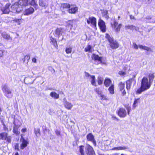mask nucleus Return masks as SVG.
<instances>
[{
	"instance_id": "obj_44",
	"label": "nucleus",
	"mask_w": 155,
	"mask_h": 155,
	"mask_svg": "<svg viewBox=\"0 0 155 155\" xmlns=\"http://www.w3.org/2000/svg\"><path fill=\"white\" fill-rule=\"evenodd\" d=\"M94 90L98 94H101V91L99 88H96L94 89Z\"/></svg>"
},
{
	"instance_id": "obj_57",
	"label": "nucleus",
	"mask_w": 155,
	"mask_h": 155,
	"mask_svg": "<svg viewBox=\"0 0 155 155\" xmlns=\"http://www.w3.org/2000/svg\"><path fill=\"white\" fill-rule=\"evenodd\" d=\"M112 118H113L114 119H115L116 120H119V119L118 118L116 117L115 116L113 115L112 116Z\"/></svg>"
},
{
	"instance_id": "obj_11",
	"label": "nucleus",
	"mask_w": 155,
	"mask_h": 155,
	"mask_svg": "<svg viewBox=\"0 0 155 155\" xmlns=\"http://www.w3.org/2000/svg\"><path fill=\"white\" fill-rule=\"evenodd\" d=\"M11 5L10 3H7L4 7L1 8L0 10L2 12V14H8L10 13V7Z\"/></svg>"
},
{
	"instance_id": "obj_48",
	"label": "nucleus",
	"mask_w": 155,
	"mask_h": 155,
	"mask_svg": "<svg viewBox=\"0 0 155 155\" xmlns=\"http://www.w3.org/2000/svg\"><path fill=\"white\" fill-rule=\"evenodd\" d=\"M21 19H15L13 21L16 22L18 23V24H20Z\"/></svg>"
},
{
	"instance_id": "obj_18",
	"label": "nucleus",
	"mask_w": 155,
	"mask_h": 155,
	"mask_svg": "<svg viewBox=\"0 0 155 155\" xmlns=\"http://www.w3.org/2000/svg\"><path fill=\"white\" fill-rule=\"evenodd\" d=\"M21 139L22 140V143L20 145L21 148L23 149L27 146L28 142L27 140H25L23 137H22Z\"/></svg>"
},
{
	"instance_id": "obj_56",
	"label": "nucleus",
	"mask_w": 155,
	"mask_h": 155,
	"mask_svg": "<svg viewBox=\"0 0 155 155\" xmlns=\"http://www.w3.org/2000/svg\"><path fill=\"white\" fill-rule=\"evenodd\" d=\"M15 149L18 150H19V147L18 144L15 146Z\"/></svg>"
},
{
	"instance_id": "obj_51",
	"label": "nucleus",
	"mask_w": 155,
	"mask_h": 155,
	"mask_svg": "<svg viewBox=\"0 0 155 155\" xmlns=\"http://www.w3.org/2000/svg\"><path fill=\"white\" fill-rule=\"evenodd\" d=\"M133 44L134 48L136 49H138V48L137 45L135 43H133Z\"/></svg>"
},
{
	"instance_id": "obj_10",
	"label": "nucleus",
	"mask_w": 155,
	"mask_h": 155,
	"mask_svg": "<svg viewBox=\"0 0 155 155\" xmlns=\"http://www.w3.org/2000/svg\"><path fill=\"white\" fill-rule=\"evenodd\" d=\"M98 25L101 31L102 32L104 33L106 31V28L105 23L101 18H100L98 20Z\"/></svg>"
},
{
	"instance_id": "obj_34",
	"label": "nucleus",
	"mask_w": 155,
	"mask_h": 155,
	"mask_svg": "<svg viewBox=\"0 0 155 155\" xmlns=\"http://www.w3.org/2000/svg\"><path fill=\"white\" fill-rule=\"evenodd\" d=\"M2 37L5 39L7 40H11L12 38L10 35L7 34L3 33L2 34Z\"/></svg>"
},
{
	"instance_id": "obj_63",
	"label": "nucleus",
	"mask_w": 155,
	"mask_h": 155,
	"mask_svg": "<svg viewBox=\"0 0 155 155\" xmlns=\"http://www.w3.org/2000/svg\"><path fill=\"white\" fill-rule=\"evenodd\" d=\"M120 17L119 16H118V20L120 19Z\"/></svg>"
},
{
	"instance_id": "obj_16",
	"label": "nucleus",
	"mask_w": 155,
	"mask_h": 155,
	"mask_svg": "<svg viewBox=\"0 0 155 155\" xmlns=\"http://www.w3.org/2000/svg\"><path fill=\"white\" fill-rule=\"evenodd\" d=\"M39 5L44 9L48 7V2L46 0H39Z\"/></svg>"
},
{
	"instance_id": "obj_25",
	"label": "nucleus",
	"mask_w": 155,
	"mask_h": 155,
	"mask_svg": "<svg viewBox=\"0 0 155 155\" xmlns=\"http://www.w3.org/2000/svg\"><path fill=\"white\" fill-rule=\"evenodd\" d=\"M148 80L152 83L155 78L154 73L153 72L149 73L148 74Z\"/></svg>"
},
{
	"instance_id": "obj_28",
	"label": "nucleus",
	"mask_w": 155,
	"mask_h": 155,
	"mask_svg": "<svg viewBox=\"0 0 155 155\" xmlns=\"http://www.w3.org/2000/svg\"><path fill=\"white\" fill-rule=\"evenodd\" d=\"M108 91L109 93L111 94H114V85L113 84L109 86L108 88Z\"/></svg>"
},
{
	"instance_id": "obj_37",
	"label": "nucleus",
	"mask_w": 155,
	"mask_h": 155,
	"mask_svg": "<svg viewBox=\"0 0 155 155\" xmlns=\"http://www.w3.org/2000/svg\"><path fill=\"white\" fill-rule=\"evenodd\" d=\"M103 15L105 18L107 19L109 18V17L108 15V11L107 10H105L103 12Z\"/></svg>"
},
{
	"instance_id": "obj_31",
	"label": "nucleus",
	"mask_w": 155,
	"mask_h": 155,
	"mask_svg": "<svg viewBox=\"0 0 155 155\" xmlns=\"http://www.w3.org/2000/svg\"><path fill=\"white\" fill-rule=\"evenodd\" d=\"M92 80L91 81V84L94 86L96 87L97 85L96 84L95 76L94 75L91 76Z\"/></svg>"
},
{
	"instance_id": "obj_3",
	"label": "nucleus",
	"mask_w": 155,
	"mask_h": 155,
	"mask_svg": "<svg viewBox=\"0 0 155 155\" xmlns=\"http://www.w3.org/2000/svg\"><path fill=\"white\" fill-rule=\"evenodd\" d=\"M126 109L127 110V113L125 109L123 107H120L117 110L116 113L120 117L124 118L127 116V114L129 115H130L131 110V108L130 106L127 107Z\"/></svg>"
},
{
	"instance_id": "obj_52",
	"label": "nucleus",
	"mask_w": 155,
	"mask_h": 155,
	"mask_svg": "<svg viewBox=\"0 0 155 155\" xmlns=\"http://www.w3.org/2000/svg\"><path fill=\"white\" fill-rule=\"evenodd\" d=\"M27 131V128H22L21 130V132L23 133H24Z\"/></svg>"
},
{
	"instance_id": "obj_38",
	"label": "nucleus",
	"mask_w": 155,
	"mask_h": 155,
	"mask_svg": "<svg viewBox=\"0 0 155 155\" xmlns=\"http://www.w3.org/2000/svg\"><path fill=\"white\" fill-rule=\"evenodd\" d=\"M97 81L98 84L101 85L103 83V79L101 77H98L97 79Z\"/></svg>"
},
{
	"instance_id": "obj_21",
	"label": "nucleus",
	"mask_w": 155,
	"mask_h": 155,
	"mask_svg": "<svg viewBox=\"0 0 155 155\" xmlns=\"http://www.w3.org/2000/svg\"><path fill=\"white\" fill-rule=\"evenodd\" d=\"M63 29L61 28H58L56 29L55 30V34L58 35L59 37L61 35H62V33L63 32Z\"/></svg>"
},
{
	"instance_id": "obj_47",
	"label": "nucleus",
	"mask_w": 155,
	"mask_h": 155,
	"mask_svg": "<svg viewBox=\"0 0 155 155\" xmlns=\"http://www.w3.org/2000/svg\"><path fill=\"white\" fill-rule=\"evenodd\" d=\"M30 58V56L29 55H26L25 56L24 58V61L27 60L28 61Z\"/></svg>"
},
{
	"instance_id": "obj_19",
	"label": "nucleus",
	"mask_w": 155,
	"mask_h": 155,
	"mask_svg": "<svg viewBox=\"0 0 155 155\" xmlns=\"http://www.w3.org/2000/svg\"><path fill=\"white\" fill-rule=\"evenodd\" d=\"M104 84L105 87H109L112 84V81L110 79L108 78H106L104 79Z\"/></svg>"
},
{
	"instance_id": "obj_46",
	"label": "nucleus",
	"mask_w": 155,
	"mask_h": 155,
	"mask_svg": "<svg viewBox=\"0 0 155 155\" xmlns=\"http://www.w3.org/2000/svg\"><path fill=\"white\" fill-rule=\"evenodd\" d=\"M29 4L30 5L34 6L37 5L35 0H31Z\"/></svg>"
},
{
	"instance_id": "obj_49",
	"label": "nucleus",
	"mask_w": 155,
	"mask_h": 155,
	"mask_svg": "<svg viewBox=\"0 0 155 155\" xmlns=\"http://www.w3.org/2000/svg\"><path fill=\"white\" fill-rule=\"evenodd\" d=\"M144 50L147 51H152V49L150 48V47H147L146 46H145V48H144Z\"/></svg>"
},
{
	"instance_id": "obj_8",
	"label": "nucleus",
	"mask_w": 155,
	"mask_h": 155,
	"mask_svg": "<svg viewBox=\"0 0 155 155\" xmlns=\"http://www.w3.org/2000/svg\"><path fill=\"white\" fill-rule=\"evenodd\" d=\"M77 24L76 21L74 20H71L68 21L66 22V26L71 30L73 29H76Z\"/></svg>"
},
{
	"instance_id": "obj_9",
	"label": "nucleus",
	"mask_w": 155,
	"mask_h": 155,
	"mask_svg": "<svg viewBox=\"0 0 155 155\" xmlns=\"http://www.w3.org/2000/svg\"><path fill=\"white\" fill-rule=\"evenodd\" d=\"M0 140H5L9 143L11 141V137L8 135V134L7 132H3L0 133Z\"/></svg>"
},
{
	"instance_id": "obj_36",
	"label": "nucleus",
	"mask_w": 155,
	"mask_h": 155,
	"mask_svg": "<svg viewBox=\"0 0 155 155\" xmlns=\"http://www.w3.org/2000/svg\"><path fill=\"white\" fill-rule=\"evenodd\" d=\"M92 48V46L90 45H88L87 47L85 48L84 51L85 52H91V49Z\"/></svg>"
},
{
	"instance_id": "obj_24",
	"label": "nucleus",
	"mask_w": 155,
	"mask_h": 155,
	"mask_svg": "<svg viewBox=\"0 0 155 155\" xmlns=\"http://www.w3.org/2000/svg\"><path fill=\"white\" fill-rule=\"evenodd\" d=\"M14 124V126L13 127V132L16 135H18L20 133V132L18 130L19 127L15 124Z\"/></svg>"
},
{
	"instance_id": "obj_53",
	"label": "nucleus",
	"mask_w": 155,
	"mask_h": 155,
	"mask_svg": "<svg viewBox=\"0 0 155 155\" xmlns=\"http://www.w3.org/2000/svg\"><path fill=\"white\" fill-rule=\"evenodd\" d=\"M56 134L57 135H60V132L59 130H56L55 131Z\"/></svg>"
},
{
	"instance_id": "obj_55",
	"label": "nucleus",
	"mask_w": 155,
	"mask_h": 155,
	"mask_svg": "<svg viewBox=\"0 0 155 155\" xmlns=\"http://www.w3.org/2000/svg\"><path fill=\"white\" fill-rule=\"evenodd\" d=\"M130 18L131 19H135L134 16L132 15H130Z\"/></svg>"
},
{
	"instance_id": "obj_7",
	"label": "nucleus",
	"mask_w": 155,
	"mask_h": 155,
	"mask_svg": "<svg viewBox=\"0 0 155 155\" xmlns=\"http://www.w3.org/2000/svg\"><path fill=\"white\" fill-rule=\"evenodd\" d=\"M111 26L115 31L118 32L120 30L122 24H118L117 21L114 20L113 23H111Z\"/></svg>"
},
{
	"instance_id": "obj_61",
	"label": "nucleus",
	"mask_w": 155,
	"mask_h": 155,
	"mask_svg": "<svg viewBox=\"0 0 155 155\" xmlns=\"http://www.w3.org/2000/svg\"><path fill=\"white\" fill-rule=\"evenodd\" d=\"M64 39V37L63 36L62 37V39L61 40H59V41H62V40H63Z\"/></svg>"
},
{
	"instance_id": "obj_26",
	"label": "nucleus",
	"mask_w": 155,
	"mask_h": 155,
	"mask_svg": "<svg viewBox=\"0 0 155 155\" xmlns=\"http://www.w3.org/2000/svg\"><path fill=\"white\" fill-rule=\"evenodd\" d=\"M34 11V8L32 7H30L29 8L26 9L25 11V15H28L32 14Z\"/></svg>"
},
{
	"instance_id": "obj_35",
	"label": "nucleus",
	"mask_w": 155,
	"mask_h": 155,
	"mask_svg": "<svg viewBox=\"0 0 155 155\" xmlns=\"http://www.w3.org/2000/svg\"><path fill=\"white\" fill-rule=\"evenodd\" d=\"M125 83L122 82H120L118 84V87L119 90L125 88Z\"/></svg>"
},
{
	"instance_id": "obj_64",
	"label": "nucleus",
	"mask_w": 155,
	"mask_h": 155,
	"mask_svg": "<svg viewBox=\"0 0 155 155\" xmlns=\"http://www.w3.org/2000/svg\"><path fill=\"white\" fill-rule=\"evenodd\" d=\"M61 155H64L63 154H61Z\"/></svg>"
},
{
	"instance_id": "obj_43",
	"label": "nucleus",
	"mask_w": 155,
	"mask_h": 155,
	"mask_svg": "<svg viewBox=\"0 0 155 155\" xmlns=\"http://www.w3.org/2000/svg\"><path fill=\"white\" fill-rule=\"evenodd\" d=\"M118 74L120 76H124L126 74L125 72L120 71L119 72Z\"/></svg>"
},
{
	"instance_id": "obj_60",
	"label": "nucleus",
	"mask_w": 155,
	"mask_h": 155,
	"mask_svg": "<svg viewBox=\"0 0 155 155\" xmlns=\"http://www.w3.org/2000/svg\"><path fill=\"white\" fill-rule=\"evenodd\" d=\"M2 111V109L1 107H0V113H1Z\"/></svg>"
},
{
	"instance_id": "obj_14",
	"label": "nucleus",
	"mask_w": 155,
	"mask_h": 155,
	"mask_svg": "<svg viewBox=\"0 0 155 155\" xmlns=\"http://www.w3.org/2000/svg\"><path fill=\"white\" fill-rule=\"evenodd\" d=\"M86 138L88 141L92 142L94 146H96V141L95 140L94 136L92 133L88 134L86 136Z\"/></svg>"
},
{
	"instance_id": "obj_4",
	"label": "nucleus",
	"mask_w": 155,
	"mask_h": 155,
	"mask_svg": "<svg viewBox=\"0 0 155 155\" xmlns=\"http://www.w3.org/2000/svg\"><path fill=\"white\" fill-rule=\"evenodd\" d=\"M2 90L5 96L8 98L10 99L12 97L13 95L12 91L9 88L7 84H5L2 85Z\"/></svg>"
},
{
	"instance_id": "obj_41",
	"label": "nucleus",
	"mask_w": 155,
	"mask_h": 155,
	"mask_svg": "<svg viewBox=\"0 0 155 155\" xmlns=\"http://www.w3.org/2000/svg\"><path fill=\"white\" fill-rule=\"evenodd\" d=\"M5 51L1 48H0V58L2 57L4 55Z\"/></svg>"
},
{
	"instance_id": "obj_12",
	"label": "nucleus",
	"mask_w": 155,
	"mask_h": 155,
	"mask_svg": "<svg viewBox=\"0 0 155 155\" xmlns=\"http://www.w3.org/2000/svg\"><path fill=\"white\" fill-rule=\"evenodd\" d=\"M85 150L87 155H96L93 148L89 144L87 145L85 148Z\"/></svg>"
},
{
	"instance_id": "obj_40",
	"label": "nucleus",
	"mask_w": 155,
	"mask_h": 155,
	"mask_svg": "<svg viewBox=\"0 0 155 155\" xmlns=\"http://www.w3.org/2000/svg\"><path fill=\"white\" fill-rule=\"evenodd\" d=\"M114 148L117 150H125L127 149V148L126 147L124 146V147H115Z\"/></svg>"
},
{
	"instance_id": "obj_33",
	"label": "nucleus",
	"mask_w": 155,
	"mask_h": 155,
	"mask_svg": "<svg viewBox=\"0 0 155 155\" xmlns=\"http://www.w3.org/2000/svg\"><path fill=\"white\" fill-rule=\"evenodd\" d=\"M79 152L80 153V155H85V152L84 150V146L81 145L79 146Z\"/></svg>"
},
{
	"instance_id": "obj_23",
	"label": "nucleus",
	"mask_w": 155,
	"mask_h": 155,
	"mask_svg": "<svg viewBox=\"0 0 155 155\" xmlns=\"http://www.w3.org/2000/svg\"><path fill=\"white\" fill-rule=\"evenodd\" d=\"M125 29L127 30L130 29L132 31L134 30L137 31L138 30V28H137L136 26L133 25H126L125 26Z\"/></svg>"
},
{
	"instance_id": "obj_1",
	"label": "nucleus",
	"mask_w": 155,
	"mask_h": 155,
	"mask_svg": "<svg viewBox=\"0 0 155 155\" xmlns=\"http://www.w3.org/2000/svg\"><path fill=\"white\" fill-rule=\"evenodd\" d=\"M151 84L147 77H143L141 80L140 87L136 91V93L137 94H140L143 92L148 90L150 87Z\"/></svg>"
},
{
	"instance_id": "obj_32",
	"label": "nucleus",
	"mask_w": 155,
	"mask_h": 155,
	"mask_svg": "<svg viewBox=\"0 0 155 155\" xmlns=\"http://www.w3.org/2000/svg\"><path fill=\"white\" fill-rule=\"evenodd\" d=\"M34 133L37 137H39L41 135V131L40 129L39 128L35 129L34 130Z\"/></svg>"
},
{
	"instance_id": "obj_29",
	"label": "nucleus",
	"mask_w": 155,
	"mask_h": 155,
	"mask_svg": "<svg viewBox=\"0 0 155 155\" xmlns=\"http://www.w3.org/2000/svg\"><path fill=\"white\" fill-rule=\"evenodd\" d=\"M50 96L55 99H57L59 98V96L58 94H57L55 92H52L50 93Z\"/></svg>"
},
{
	"instance_id": "obj_59",
	"label": "nucleus",
	"mask_w": 155,
	"mask_h": 155,
	"mask_svg": "<svg viewBox=\"0 0 155 155\" xmlns=\"http://www.w3.org/2000/svg\"><path fill=\"white\" fill-rule=\"evenodd\" d=\"M86 74L88 77L90 76L91 77V76H92L91 75H90L88 73H87Z\"/></svg>"
},
{
	"instance_id": "obj_39",
	"label": "nucleus",
	"mask_w": 155,
	"mask_h": 155,
	"mask_svg": "<svg viewBox=\"0 0 155 155\" xmlns=\"http://www.w3.org/2000/svg\"><path fill=\"white\" fill-rule=\"evenodd\" d=\"M72 48L71 47L69 48H67L65 50V52L67 54H69L72 51Z\"/></svg>"
},
{
	"instance_id": "obj_58",
	"label": "nucleus",
	"mask_w": 155,
	"mask_h": 155,
	"mask_svg": "<svg viewBox=\"0 0 155 155\" xmlns=\"http://www.w3.org/2000/svg\"><path fill=\"white\" fill-rule=\"evenodd\" d=\"M4 128L5 130H8V128L6 127L5 125L4 124Z\"/></svg>"
},
{
	"instance_id": "obj_5",
	"label": "nucleus",
	"mask_w": 155,
	"mask_h": 155,
	"mask_svg": "<svg viewBox=\"0 0 155 155\" xmlns=\"http://www.w3.org/2000/svg\"><path fill=\"white\" fill-rule=\"evenodd\" d=\"M17 1L12 5L13 8H15L16 11H17L18 7H19V6L24 7L28 5V0H17Z\"/></svg>"
},
{
	"instance_id": "obj_6",
	"label": "nucleus",
	"mask_w": 155,
	"mask_h": 155,
	"mask_svg": "<svg viewBox=\"0 0 155 155\" xmlns=\"http://www.w3.org/2000/svg\"><path fill=\"white\" fill-rule=\"evenodd\" d=\"M86 20L87 24L90 25L94 28L96 27L97 19L94 16L89 17L88 18H86Z\"/></svg>"
},
{
	"instance_id": "obj_13",
	"label": "nucleus",
	"mask_w": 155,
	"mask_h": 155,
	"mask_svg": "<svg viewBox=\"0 0 155 155\" xmlns=\"http://www.w3.org/2000/svg\"><path fill=\"white\" fill-rule=\"evenodd\" d=\"M134 81L135 83H136V81L133 78H130L126 81V88L128 92L130 91L132 82Z\"/></svg>"
},
{
	"instance_id": "obj_54",
	"label": "nucleus",
	"mask_w": 155,
	"mask_h": 155,
	"mask_svg": "<svg viewBox=\"0 0 155 155\" xmlns=\"http://www.w3.org/2000/svg\"><path fill=\"white\" fill-rule=\"evenodd\" d=\"M32 61L34 63H36L37 62L36 59L35 58H33L32 59Z\"/></svg>"
},
{
	"instance_id": "obj_15",
	"label": "nucleus",
	"mask_w": 155,
	"mask_h": 155,
	"mask_svg": "<svg viewBox=\"0 0 155 155\" xmlns=\"http://www.w3.org/2000/svg\"><path fill=\"white\" fill-rule=\"evenodd\" d=\"M92 59L94 61H98L100 63H102V57H100L98 54H93L91 56Z\"/></svg>"
},
{
	"instance_id": "obj_27",
	"label": "nucleus",
	"mask_w": 155,
	"mask_h": 155,
	"mask_svg": "<svg viewBox=\"0 0 155 155\" xmlns=\"http://www.w3.org/2000/svg\"><path fill=\"white\" fill-rule=\"evenodd\" d=\"M70 7V5L67 3H63L61 4L60 9L63 10L64 9H68Z\"/></svg>"
},
{
	"instance_id": "obj_45",
	"label": "nucleus",
	"mask_w": 155,
	"mask_h": 155,
	"mask_svg": "<svg viewBox=\"0 0 155 155\" xmlns=\"http://www.w3.org/2000/svg\"><path fill=\"white\" fill-rule=\"evenodd\" d=\"M119 91L121 92V95L122 96H124L126 95V93L125 90V88L120 90H119Z\"/></svg>"
},
{
	"instance_id": "obj_42",
	"label": "nucleus",
	"mask_w": 155,
	"mask_h": 155,
	"mask_svg": "<svg viewBox=\"0 0 155 155\" xmlns=\"http://www.w3.org/2000/svg\"><path fill=\"white\" fill-rule=\"evenodd\" d=\"M100 97L101 100H108L107 97L104 94H101Z\"/></svg>"
},
{
	"instance_id": "obj_20",
	"label": "nucleus",
	"mask_w": 155,
	"mask_h": 155,
	"mask_svg": "<svg viewBox=\"0 0 155 155\" xmlns=\"http://www.w3.org/2000/svg\"><path fill=\"white\" fill-rule=\"evenodd\" d=\"M50 43H52L54 46L57 49L58 46L57 44V42L56 39L55 38H53L52 36H50Z\"/></svg>"
},
{
	"instance_id": "obj_62",
	"label": "nucleus",
	"mask_w": 155,
	"mask_h": 155,
	"mask_svg": "<svg viewBox=\"0 0 155 155\" xmlns=\"http://www.w3.org/2000/svg\"><path fill=\"white\" fill-rule=\"evenodd\" d=\"M15 155H19L18 153V152H16L15 153Z\"/></svg>"
},
{
	"instance_id": "obj_2",
	"label": "nucleus",
	"mask_w": 155,
	"mask_h": 155,
	"mask_svg": "<svg viewBox=\"0 0 155 155\" xmlns=\"http://www.w3.org/2000/svg\"><path fill=\"white\" fill-rule=\"evenodd\" d=\"M105 35V38L109 43V45L111 48L114 50L119 47V43L115 40L113 37H111L108 33H106Z\"/></svg>"
},
{
	"instance_id": "obj_22",
	"label": "nucleus",
	"mask_w": 155,
	"mask_h": 155,
	"mask_svg": "<svg viewBox=\"0 0 155 155\" xmlns=\"http://www.w3.org/2000/svg\"><path fill=\"white\" fill-rule=\"evenodd\" d=\"M140 98L135 99L132 105L133 108H135V107L137 106L140 104Z\"/></svg>"
},
{
	"instance_id": "obj_17",
	"label": "nucleus",
	"mask_w": 155,
	"mask_h": 155,
	"mask_svg": "<svg viewBox=\"0 0 155 155\" xmlns=\"http://www.w3.org/2000/svg\"><path fill=\"white\" fill-rule=\"evenodd\" d=\"M78 8L76 6L74 5L68 9V12L71 14H74L78 11Z\"/></svg>"
},
{
	"instance_id": "obj_50",
	"label": "nucleus",
	"mask_w": 155,
	"mask_h": 155,
	"mask_svg": "<svg viewBox=\"0 0 155 155\" xmlns=\"http://www.w3.org/2000/svg\"><path fill=\"white\" fill-rule=\"evenodd\" d=\"M138 47L141 49L144 50L145 46H143L142 45H139Z\"/></svg>"
},
{
	"instance_id": "obj_30",
	"label": "nucleus",
	"mask_w": 155,
	"mask_h": 155,
	"mask_svg": "<svg viewBox=\"0 0 155 155\" xmlns=\"http://www.w3.org/2000/svg\"><path fill=\"white\" fill-rule=\"evenodd\" d=\"M64 107L68 110H71L73 107L71 103L66 101L64 104Z\"/></svg>"
}]
</instances>
